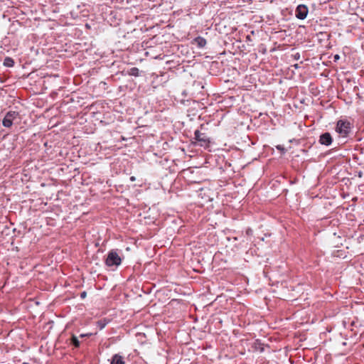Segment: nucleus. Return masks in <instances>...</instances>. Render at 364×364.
<instances>
[{
    "label": "nucleus",
    "instance_id": "f257e3e1",
    "mask_svg": "<svg viewBox=\"0 0 364 364\" xmlns=\"http://www.w3.org/2000/svg\"><path fill=\"white\" fill-rule=\"evenodd\" d=\"M195 139L201 146H208L210 143V137L206 132V129L201 125L200 129L195 132Z\"/></svg>",
    "mask_w": 364,
    "mask_h": 364
},
{
    "label": "nucleus",
    "instance_id": "f03ea898",
    "mask_svg": "<svg viewBox=\"0 0 364 364\" xmlns=\"http://www.w3.org/2000/svg\"><path fill=\"white\" fill-rule=\"evenodd\" d=\"M336 131L341 136L346 137L351 131V124L346 119H340L337 122Z\"/></svg>",
    "mask_w": 364,
    "mask_h": 364
},
{
    "label": "nucleus",
    "instance_id": "7ed1b4c3",
    "mask_svg": "<svg viewBox=\"0 0 364 364\" xmlns=\"http://www.w3.org/2000/svg\"><path fill=\"white\" fill-rule=\"evenodd\" d=\"M122 263V258L119 255L117 250H112L108 252L105 259V264L108 267L119 266Z\"/></svg>",
    "mask_w": 364,
    "mask_h": 364
},
{
    "label": "nucleus",
    "instance_id": "20e7f679",
    "mask_svg": "<svg viewBox=\"0 0 364 364\" xmlns=\"http://www.w3.org/2000/svg\"><path fill=\"white\" fill-rule=\"evenodd\" d=\"M18 117V113L15 111L8 112L2 120L4 127L9 128L12 126L14 120L16 119Z\"/></svg>",
    "mask_w": 364,
    "mask_h": 364
},
{
    "label": "nucleus",
    "instance_id": "39448f33",
    "mask_svg": "<svg viewBox=\"0 0 364 364\" xmlns=\"http://www.w3.org/2000/svg\"><path fill=\"white\" fill-rule=\"evenodd\" d=\"M296 17L299 19L304 20L306 18L309 13L308 7L304 4H299L295 11Z\"/></svg>",
    "mask_w": 364,
    "mask_h": 364
},
{
    "label": "nucleus",
    "instance_id": "423d86ee",
    "mask_svg": "<svg viewBox=\"0 0 364 364\" xmlns=\"http://www.w3.org/2000/svg\"><path fill=\"white\" fill-rule=\"evenodd\" d=\"M333 141L331 135L328 132H325L320 136L319 142L321 144L329 146Z\"/></svg>",
    "mask_w": 364,
    "mask_h": 364
},
{
    "label": "nucleus",
    "instance_id": "0eeeda50",
    "mask_svg": "<svg viewBox=\"0 0 364 364\" xmlns=\"http://www.w3.org/2000/svg\"><path fill=\"white\" fill-rule=\"evenodd\" d=\"M192 43L196 44L199 48H203L206 45L207 41L204 38L198 36L193 40Z\"/></svg>",
    "mask_w": 364,
    "mask_h": 364
},
{
    "label": "nucleus",
    "instance_id": "6e6552de",
    "mask_svg": "<svg viewBox=\"0 0 364 364\" xmlns=\"http://www.w3.org/2000/svg\"><path fill=\"white\" fill-rule=\"evenodd\" d=\"M110 364H126V363L122 355L119 354H114L112 357Z\"/></svg>",
    "mask_w": 364,
    "mask_h": 364
},
{
    "label": "nucleus",
    "instance_id": "1a4fd4ad",
    "mask_svg": "<svg viewBox=\"0 0 364 364\" xmlns=\"http://www.w3.org/2000/svg\"><path fill=\"white\" fill-rule=\"evenodd\" d=\"M3 64L6 67L11 68L14 65V60L10 57H6L4 59Z\"/></svg>",
    "mask_w": 364,
    "mask_h": 364
},
{
    "label": "nucleus",
    "instance_id": "9d476101",
    "mask_svg": "<svg viewBox=\"0 0 364 364\" xmlns=\"http://www.w3.org/2000/svg\"><path fill=\"white\" fill-rule=\"evenodd\" d=\"M128 75H132V76H134V77H138L139 75V70L136 67L132 68L128 71Z\"/></svg>",
    "mask_w": 364,
    "mask_h": 364
},
{
    "label": "nucleus",
    "instance_id": "9b49d317",
    "mask_svg": "<svg viewBox=\"0 0 364 364\" xmlns=\"http://www.w3.org/2000/svg\"><path fill=\"white\" fill-rule=\"evenodd\" d=\"M70 343L76 348H78L80 346V341L78 338L74 335H73L70 339Z\"/></svg>",
    "mask_w": 364,
    "mask_h": 364
},
{
    "label": "nucleus",
    "instance_id": "f8f14e48",
    "mask_svg": "<svg viewBox=\"0 0 364 364\" xmlns=\"http://www.w3.org/2000/svg\"><path fill=\"white\" fill-rule=\"evenodd\" d=\"M107 324V321H106V319L100 320L97 323V325L100 330L103 329Z\"/></svg>",
    "mask_w": 364,
    "mask_h": 364
},
{
    "label": "nucleus",
    "instance_id": "ddd939ff",
    "mask_svg": "<svg viewBox=\"0 0 364 364\" xmlns=\"http://www.w3.org/2000/svg\"><path fill=\"white\" fill-rule=\"evenodd\" d=\"M86 294H86V292H85V291L82 292V293H81V295H80L81 298H82V299H83V298H85V297L86 296Z\"/></svg>",
    "mask_w": 364,
    "mask_h": 364
},
{
    "label": "nucleus",
    "instance_id": "4468645a",
    "mask_svg": "<svg viewBox=\"0 0 364 364\" xmlns=\"http://www.w3.org/2000/svg\"><path fill=\"white\" fill-rule=\"evenodd\" d=\"M333 58H334V61H336L340 58V56L338 55H335Z\"/></svg>",
    "mask_w": 364,
    "mask_h": 364
},
{
    "label": "nucleus",
    "instance_id": "2eb2a0df",
    "mask_svg": "<svg viewBox=\"0 0 364 364\" xmlns=\"http://www.w3.org/2000/svg\"><path fill=\"white\" fill-rule=\"evenodd\" d=\"M218 257V255L216 254L214 257V259H216V258Z\"/></svg>",
    "mask_w": 364,
    "mask_h": 364
},
{
    "label": "nucleus",
    "instance_id": "dca6fc26",
    "mask_svg": "<svg viewBox=\"0 0 364 364\" xmlns=\"http://www.w3.org/2000/svg\"><path fill=\"white\" fill-rule=\"evenodd\" d=\"M134 179H135V178H134V176H132V177H131V180H132V181H134Z\"/></svg>",
    "mask_w": 364,
    "mask_h": 364
}]
</instances>
